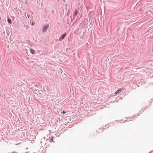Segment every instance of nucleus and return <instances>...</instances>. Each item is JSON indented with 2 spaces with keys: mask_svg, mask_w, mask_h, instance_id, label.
I'll list each match as a JSON object with an SVG mask.
<instances>
[{
  "mask_svg": "<svg viewBox=\"0 0 153 153\" xmlns=\"http://www.w3.org/2000/svg\"><path fill=\"white\" fill-rule=\"evenodd\" d=\"M49 26V25L48 24H47L44 25L42 28V31L43 32H46Z\"/></svg>",
  "mask_w": 153,
  "mask_h": 153,
  "instance_id": "nucleus-1",
  "label": "nucleus"
},
{
  "mask_svg": "<svg viewBox=\"0 0 153 153\" xmlns=\"http://www.w3.org/2000/svg\"><path fill=\"white\" fill-rule=\"evenodd\" d=\"M66 33H65L63 34H62L61 36V37L59 38V40L60 41H61L63 39H64L65 37L66 36Z\"/></svg>",
  "mask_w": 153,
  "mask_h": 153,
  "instance_id": "nucleus-2",
  "label": "nucleus"
},
{
  "mask_svg": "<svg viewBox=\"0 0 153 153\" xmlns=\"http://www.w3.org/2000/svg\"><path fill=\"white\" fill-rule=\"evenodd\" d=\"M77 13H78V11L77 10H76L74 12V15H73L74 17H75V16L77 15Z\"/></svg>",
  "mask_w": 153,
  "mask_h": 153,
  "instance_id": "nucleus-3",
  "label": "nucleus"
},
{
  "mask_svg": "<svg viewBox=\"0 0 153 153\" xmlns=\"http://www.w3.org/2000/svg\"><path fill=\"white\" fill-rule=\"evenodd\" d=\"M122 91L121 89H120L117 91L114 94H117L120 92Z\"/></svg>",
  "mask_w": 153,
  "mask_h": 153,
  "instance_id": "nucleus-4",
  "label": "nucleus"
},
{
  "mask_svg": "<svg viewBox=\"0 0 153 153\" xmlns=\"http://www.w3.org/2000/svg\"><path fill=\"white\" fill-rule=\"evenodd\" d=\"M30 52L32 54H34L35 53V51L33 49H30Z\"/></svg>",
  "mask_w": 153,
  "mask_h": 153,
  "instance_id": "nucleus-5",
  "label": "nucleus"
},
{
  "mask_svg": "<svg viewBox=\"0 0 153 153\" xmlns=\"http://www.w3.org/2000/svg\"><path fill=\"white\" fill-rule=\"evenodd\" d=\"M7 21L8 22L9 24H11V23H12L11 19H9V18H8L7 19Z\"/></svg>",
  "mask_w": 153,
  "mask_h": 153,
  "instance_id": "nucleus-6",
  "label": "nucleus"
},
{
  "mask_svg": "<svg viewBox=\"0 0 153 153\" xmlns=\"http://www.w3.org/2000/svg\"><path fill=\"white\" fill-rule=\"evenodd\" d=\"M53 141V140L52 139H51L49 141V142H52Z\"/></svg>",
  "mask_w": 153,
  "mask_h": 153,
  "instance_id": "nucleus-7",
  "label": "nucleus"
},
{
  "mask_svg": "<svg viewBox=\"0 0 153 153\" xmlns=\"http://www.w3.org/2000/svg\"><path fill=\"white\" fill-rule=\"evenodd\" d=\"M34 22H32L31 23V25H32L33 26V25H34Z\"/></svg>",
  "mask_w": 153,
  "mask_h": 153,
  "instance_id": "nucleus-8",
  "label": "nucleus"
},
{
  "mask_svg": "<svg viewBox=\"0 0 153 153\" xmlns=\"http://www.w3.org/2000/svg\"><path fill=\"white\" fill-rule=\"evenodd\" d=\"M65 112L64 111H62V113L63 114H65Z\"/></svg>",
  "mask_w": 153,
  "mask_h": 153,
  "instance_id": "nucleus-9",
  "label": "nucleus"
},
{
  "mask_svg": "<svg viewBox=\"0 0 153 153\" xmlns=\"http://www.w3.org/2000/svg\"><path fill=\"white\" fill-rule=\"evenodd\" d=\"M27 17H28V18H29V16L28 15H27Z\"/></svg>",
  "mask_w": 153,
  "mask_h": 153,
  "instance_id": "nucleus-10",
  "label": "nucleus"
}]
</instances>
